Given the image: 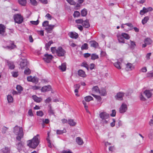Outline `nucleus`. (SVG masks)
<instances>
[{"instance_id":"obj_1","label":"nucleus","mask_w":153,"mask_h":153,"mask_svg":"<svg viewBox=\"0 0 153 153\" xmlns=\"http://www.w3.org/2000/svg\"><path fill=\"white\" fill-rule=\"evenodd\" d=\"M40 139L39 135L37 134L32 139L28 141L27 145L31 148L35 149L40 143Z\"/></svg>"},{"instance_id":"obj_2","label":"nucleus","mask_w":153,"mask_h":153,"mask_svg":"<svg viewBox=\"0 0 153 153\" xmlns=\"http://www.w3.org/2000/svg\"><path fill=\"white\" fill-rule=\"evenodd\" d=\"M13 18L15 22L18 24L22 23L23 21V17L20 14H17L14 15Z\"/></svg>"},{"instance_id":"obj_3","label":"nucleus","mask_w":153,"mask_h":153,"mask_svg":"<svg viewBox=\"0 0 153 153\" xmlns=\"http://www.w3.org/2000/svg\"><path fill=\"white\" fill-rule=\"evenodd\" d=\"M99 116L102 119L103 123H107L108 121L106 119H107L109 117V114L105 112H104L101 113Z\"/></svg>"},{"instance_id":"obj_4","label":"nucleus","mask_w":153,"mask_h":153,"mask_svg":"<svg viewBox=\"0 0 153 153\" xmlns=\"http://www.w3.org/2000/svg\"><path fill=\"white\" fill-rule=\"evenodd\" d=\"M14 133L16 135L19 134L21 135H23V130L22 127H20L17 126H16L14 128Z\"/></svg>"},{"instance_id":"obj_5","label":"nucleus","mask_w":153,"mask_h":153,"mask_svg":"<svg viewBox=\"0 0 153 153\" xmlns=\"http://www.w3.org/2000/svg\"><path fill=\"white\" fill-rule=\"evenodd\" d=\"M66 52L61 47H59L56 50V54L59 56H64Z\"/></svg>"},{"instance_id":"obj_6","label":"nucleus","mask_w":153,"mask_h":153,"mask_svg":"<svg viewBox=\"0 0 153 153\" xmlns=\"http://www.w3.org/2000/svg\"><path fill=\"white\" fill-rule=\"evenodd\" d=\"M53 58V56L51 54H45L43 59L44 61L47 63H49Z\"/></svg>"},{"instance_id":"obj_7","label":"nucleus","mask_w":153,"mask_h":153,"mask_svg":"<svg viewBox=\"0 0 153 153\" xmlns=\"http://www.w3.org/2000/svg\"><path fill=\"white\" fill-rule=\"evenodd\" d=\"M127 110V106L124 103H123L119 108V112L121 113H123Z\"/></svg>"},{"instance_id":"obj_8","label":"nucleus","mask_w":153,"mask_h":153,"mask_svg":"<svg viewBox=\"0 0 153 153\" xmlns=\"http://www.w3.org/2000/svg\"><path fill=\"white\" fill-rule=\"evenodd\" d=\"M6 27L2 24H0V34L2 36H5L6 35Z\"/></svg>"},{"instance_id":"obj_9","label":"nucleus","mask_w":153,"mask_h":153,"mask_svg":"<svg viewBox=\"0 0 153 153\" xmlns=\"http://www.w3.org/2000/svg\"><path fill=\"white\" fill-rule=\"evenodd\" d=\"M24 145V143L22 141H21L16 144V148L19 152H20L23 148Z\"/></svg>"},{"instance_id":"obj_10","label":"nucleus","mask_w":153,"mask_h":153,"mask_svg":"<svg viewBox=\"0 0 153 153\" xmlns=\"http://www.w3.org/2000/svg\"><path fill=\"white\" fill-rule=\"evenodd\" d=\"M54 27V25H49L47 27H46L45 30L48 33H52V30Z\"/></svg>"},{"instance_id":"obj_11","label":"nucleus","mask_w":153,"mask_h":153,"mask_svg":"<svg viewBox=\"0 0 153 153\" xmlns=\"http://www.w3.org/2000/svg\"><path fill=\"white\" fill-rule=\"evenodd\" d=\"M68 34L71 38L73 39H76L78 36V34L75 32H70L68 33Z\"/></svg>"},{"instance_id":"obj_12","label":"nucleus","mask_w":153,"mask_h":153,"mask_svg":"<svg viewBox=\"0 0 153 153\" xmlns=\"http://www.w3.org/2000/svg\"><path fill=\"white\" fill-rule=\"evenodd\" d=\"M1 151L2 153H10V149L7 146H5L1 149Z\"/></svg>"},{"instance_id":"obj_13","label":"nucleus","mask_w":153,"mask_h":153,"mask_svg":"<svg viewBox=\"0 0 153 153\" xmlns=\"http://www.w3.org/2000/svg\"><path fill=\"white\" fill-rule=\"evenodd\" d=\"M51 89V86L48 85V86H44L41 89V91L42 92H45L50 91Z\"/></svg>"},{"instance_id":"obj_14","label":"nucleus","mask_w":153,"mask_h":153,"mask_svg":"<svg viewBox=\"0 0 153 153\" xmlns=\"http://www.w3.org/2000/svg\"><path fill=\"white\" fill-rule=\"evenodd\" d=\"M124 94L122 92H120L117 94L115 96L116 98L119 100H123V97L124 96Z\"/></svg>"},{"instance_id":"obj_15","label":"nucleus","mask_w":153,"mask_h":153,"mask_svg":"<svg viewBox=\"0 0 153 153\" xmlns=\"http://www.w3.org/2000/svg\"><path fill=\"white\" fill-rule=\"evenodd\" d=\"M78 74L79 76L82 77H85L86 76L85 72L82 70L80 69L78 71Z\"/></svg>"},{"instance_id":"obj_16","label":"nucleus","mask_w":153,"mask_h":153,"mask_svg":"<svg viewBox=\"0 0 153 153\" xmlns=\"http://www.w3.org/2000/svg\"><path fill=\"white\" fill-rule=\"evenodd\" d=\"M134 68L132 64L130 63H128L126 65V69L128 71H131Z\"/></svg>"},{"instance_id":"obj_17","label":"nucleus","mask_w":153,"mask_h":153,"mask_svg":"<svg viewBox=\"0 0 153 153\" xmlns=\"http://www.w3.org/2000/svg\"><path fill=\"white\" fill-rule=\"evenodd\" d=\"M83 27L85 28H88L90 26V25L89 22V21L88 19L83 21L82 24Z\"/></svg>"},{"instance_id":"obj_18","label":"nucleus","mask_w":153,"mask_h":153,"mask_svg":"<svg viewBox=\"0 0 153 153\" xmlns=\"http://www.w3.org/2000/svg\"><path fill=\"white\" fill-rule=\"evenodd\" d=\"M92 91L93 92L99 93V94L101 93V92L97 86H94L92 88Z\"/></svg>"},{"instance_id":"obj_19","label":"nucleus","mask_w":153,"mask_h":153,"mask_svg":"<svg viewBox=\"0 0 153 153\" xmlns=\"http://www.w3.org/2000/svg\"><path fill=\"white\" fill-rule=\"evenodd\" d=\"M76 141L77 143L79 145H82L83 143L84 142L82 139L79 137H77L76 139Z\"/></svg>"},{"instance_id":"obj_20","label":"nucleus","mask_w":153,"mask_h":153,"mask_svg":"<svg viewBox=\"0 0 153 153\" xmlns=\"http://www.w3.org/2000/svg\"><path fill=\"white\" fill-rule=\"evenodd\" d=\"M59 68L62 71H65L66 68V63H62L61 65L59 66Z\"/></svg>"},{"instance_id":"obj_21","label":"nucleus","mask_w":153,"mask_h":153,"mask_svg":"<svg viewBox=\"0 0 153 153\" xmlns=\"http://www.w3.org/2000/svg\"><path fill=\"white\" fill-rule=\"evenodd\" d=\"M145 96L148 98H150L152 96V93L149 90H146L144 92Z\"/></svg>"},{"instance_id":"obj_22","label":"nucleus","mask_w":153,"mask_h":153,"mask_svg":"<svg viewBox=\"0 0 153 153\" xmlns=\"http://www.w3.org/2000/svg\"><path fill=\"white\" fill-rule=\"evenodd\" d=\"M33 99L34 100V101L37 102H41L42 100V98L40 97H38L36 95H33L32 96Z\"/></svg>"},{"instance_id":"obj_23","label":"nucleus","mask_w":153,"mask_h":153,"mask_svg":"<svg viewBox=\"0 0 153 153\" xmlns=\"http://www.w3.org/2000/svg\"><path fill=\"white\" fill-rule=\"evenodd\" d=\"M118 40L119 42L120 43H125V40L123 37L121 36V35H117Z\"/></svg>"},{"instance_id":"obj_24","label":"nucleus","mask_w":153,"mask_h":153,"mask_svg":"<svg viewBox=\"0 0 153 153\" xmlns=\"http://www.w3.org/2000/svg\"><path fill=\"white\" fill-rule=\"evenodd\" d=\"M10 44H11L10 46H6V48L9 49H12L16 47V45L14 44V43L13 42L10 41Z\"/></svg>"},{"instance_id":"obj_25","label":"nucleus","mask_w":153,"mask_h":153,"mask_svg":"<svg viewBox=\"0 0 153 153\" xmlns=\"http://www.w3.org/2000/svg\"><path fill=\"white\" fill-rule=\"evenodd\" d=\"M68 123L70 126H75L76 124V122L73 120L71 119L68 120Z\"/></svg>"},{"instance_id":"obj_26","label":"nucleus","mask_w":153,"mask_h":153,"mask_svg":"<svg viewBox=\"0 0 153 153\" xmlns=\"http://www.w3.org/2000/svg\"><path fill=\"white\" fill-rule=\"evenodd\" d=\"M152 42V40L149 38H147L144 41V42L147 44V45L151 44Z\"/></svg>"},{"instance_id":"obj_27","label":"nucleus","mask_w":153,"mask_h":153,"mask_svg":"<svg viewBox=\"0 0 153 153\" xmlns=\"http://www.w3.org/2000/svg\"><path fill=\"white\" fill-rule=\"evenodd\" d=\"M114 65L118 69H120L121 67L120 66L121 63L120 62L117 61L114 64Z\"/></svg>"},{"instance_id":"obj_28","label":"nucleus","mask_w":153,"mask_h":153,"mask_svg":"<svg viewBox=\"0 0 153 153\" xmlns=\"http://www.w3.org/2000/svg\"><path fill=\"white\" fill-rule=\"evenodd\" d=\"M53 43L52 40L49 41L48 43H46L45 46V49L46 50L49 49L51 45Z\"/></svg>"},{"instance_id":"obj_29","label":"nucleus","mask_w":153,"mask_h":153,"mask_svg":"<svg viewBox=\"0 0 153 153\" xmlns=\"http://www.w3.org/2000/svg\"><path fill=\"white\" fill-rule=\"evenodd\" d=\"M9 68L10 69H13L15 68V65L13 62H7Z\"/></svg>"},{"instance_id":"obj_30","label":"nucleus","mask_w":153,"mask_h":153,"mask_svg":"<svg viewBox=\"0 0 153 153\" xmlns=\"http://www.w3.org/2000/svg\"><path fill=\"white\" fill-rule=\"evenodd\" d=\"M18 2L20 5L23 6H25L27 3L26 0H18Z\"/></svg>"},{"instance_id":"obj_31","label":"nucleus","mask_w":153,"mask_h":153,"mask_svg":"<svg viewBox=\"0 0 153 153\" xmlns=\"http://www.w3.org/2000/svg\"><path fill=\"white\" fill-rule=\"evenodd\" d=\"M98 46V44L96 41L92 42L91 43V46L96 48Z\"/></svg>"},{"instance_id":"obj_32","label":"nucleus","mask_w":153,"mask_h":153,"mask_svg":"<svg viewBox=\"0 0 153 153\" xmlns=\"http://www.w3.org/2000/svg\"><path fill=\"white\" fill-rule=\"evenodd\" d=\"M149 19V16H146L142 20V23L143 25L146 24Z\"/></svg>"},{"instance_id":"obj_33","label":"nucleus","mask_w":153,"mask_h":153,"mask_svg":"<svg viewBox=\"0 0 153 153\" xmlns=\"http://www.w3.org/2000/svg\"><path fill=\"white\" fill-rule=\"evenodd\" d=\"M85 101L87 102H89L91 100H93V98L90 96H87L84 98Z\"/></svg>"},{"instance_id":"obj_34","label":"nucleus","mask_w":153,"mask_h":153,"mask_svg":"<svg viewBox=\"0 0 153 153\" xmlns=\"http://www.w3.org/2000/svg\"><path fill=\"white\" fill-rule=\"evenodd\" d=\"M121 36L123 37L126 39H129L130 38L129 35L125 33H122L121 34Z\"/></svg>"},{"instance_id":"obj_35","label":"nucleus","mask_w":153,"mask_h":153,"mask_svg":"<svg viewBox=\"0 0 153 153\" xmlns=\"http://www.w3.org/2000/svg\"><path fill=\"white\" fill-rule=\"evenodd\" d=\"M99 58V56L98 55L96 54L95 53L92 54L91 55V59L92 60H95L96 59H98Z\"/></svg>"},{"instance_id":"obj_36","label":"nucleus","mask_w":153,"mask_h":153,"mask_svg":"<svg viewBox=\"0 0 153 153\" xmlns=\"http://www.w3.org/2000/svg\"><path fill=\"white\" fill-rule=\"evenodd\" d=\"M66 131V130L65 129H64L63 130H57L56 131V134H60L65 133Z\"/></svg>"},{"instance_id":"obj_37","label":"nucleus","mask_w":153,"mask_h":153,"mask_svg":"<svg viewBox=\"0 0 153 153\" xmlns=\"http://www.w3.org/2000/svg\"><path fill=\"white\" fill-rule=\"evenodd\" d=\"M88 44L87 43H85L82 46L81 49L82 50H87L88 49Z\"/></svg>"},{"instance_id":"obj_38","label":"nucleus","mask_w":153,"mask_h":153,"mask_svg":"<svg viewBox=\"0 0 153 153\" xmlns=\"http://www.w3.org/2000/svg\"><path fill=\"white\" fill-rule=\"evenodd\" d=\"M7 100L8 102H12L13 101V98L11 95H9L7 96Z\"/></svg>"},{"instance_id":"obj_39","label":"nucleus","mask_w":153,"mask_h":153,"mask_svg":"<svg viewBox=\"0 0 153 153\" xmlns=\"http://www.w3.org/2000/svg\"><path fill=\"white\" fill-rule=\"evenodd\" d=\"M143 9L145 10V13H147L149 11H152L153 10V8L151 7H149L147 8H146L145 7H143Z\"/></svg>"},{"instance_id":"obj_40","label":"nucleus","mask_w":153,"mask_h":153,"mask_svg":"<svg viewBox=\"0 0 153 153\" xmlns=\"http://www.w3.org/2000/svg\"><path fill=\"white\" fill-rule=\"evenodd\" d=\"M87 13V10L85 9H83L81 12V15L83 16H85Z\"/></svg>"},{"instance_id":"obj_41","label":"nucleus","mask_w":153,"mask_h":153,"mask_svg":"<svg viewBox=\"0 0 153 153\" xmlns=\"http://www.w3.org/2000/svg\"><path fill=\"white\" fill-rule=\"evenodd\" d=\"M16 89L20 93L23 90V88L20 85H18L16 87Z\"/></svg>"},{"instance_id":"obj_42","label":"nucleus","mask_w":153,"mask_h":153,"mask_svg":"<svg viewBox=\"0 0 153 153\" xmlns=\"http://www.w3.org/2000/svg\"><path fill=\"white\" fill-rule=\"evenodd\" d=\"M66 1L70 5H74L76 3L74 0H66Z\"/></svg>"},{"instance_id":"obj_43","label":"nucleus","mask_w":153,"mask_h":153,"mask_svg":"<svg viewBox=\"0 0 153 153\" xmlns=\"http://www.w3.org/2000/svg\"><path fill=\"white\" fill-rule=\"evenodd\" d=\"M24 72L25 74L28 75L30 74L31 71L29 68H27L25 70Z\"/></svg>"},{"instance_id":"obj_44","label":"nucleus","mask_w":153,"mask_h":153,"mask_svg":"<svg viewBox=\"0 0 153 153\" xmlns=\"http://www.w3.org/2000/svg\"><path fill=\"white\" fill-rule=\"evenodd\" d=\"M20 67L21 68L23 69L27 65L26 63L25 62H21L20 64Z\"/></svg>"},{"instance_id":"obj_45","label":"nucleus","mask_w":153,"mask_h":153,"mask_svg":"<svg viewBox=\"0 0 153 153\" xmlns=\"http://www.w3.org/2000/svg\"><path fill=\"white\" fill-rule=\"evenodd\" d=\"M49 109L48 110L49 113L51 114H54L51 105V104L49 105Z\"/></svg>"},{"instance_id":"obj_46","label":"nucleus","mask_w":153,"mask_h":153,"mask_svg":"<svg viewBox=\"0 0 153 153\" xmlns=\"http://www.w3.org/2000/svg\"><path fill=\"white\" fill-rule=\"evenodd\" d=\"M80 13L78 11H74L73 14V16L74 17H78L80 16Z\"/></svg>"},{"instance_id":"obj_47","label":"nucleus","mask_w":153,"mask_h":153,"mask_svg":"<svg viewBox=\"0 0 153 153\" xmlns=\"http://www.w3.org/2000/svg\"><path fill=\"white\" fill-rule=\"evenodd\" d=\"M91 95L94 98H96L98 101H100L101 100V98L100 96L97 95L93 94H91Z\"/></svg>"},{"instance_id":"obj_48","label":"nucleus","mask_w":153,"mask_h":153,"mask_svg":"<svg viewBox=\"0 0 153 153\" xmlns=\"http://www.w3.org/2000/svg\"><path fill=\"white\" fill-rule=\"evenodd\" d=\"M36 114L38 116L42 117L44 115V114L42 111H37Z\"/></svg>"},{"instance_id":"obj_49","label":"nucleus","mask_w":153,"mask_h":153,"mask_svg":"<svg viewBox=\"0 0 153 153\" xmlns=\"http://www.w3.org/2000/svg\"><path fill=\"white\" fill-rule=\"evenodd\" d=\"M131 47L132 48H134L136 46L135 42L132 41H130Z\"/></svg>"},{"instance_id":"obj_50","label":"nucleus","mask_w":153,"mask_h":153,"mask_svg":"<svg viewBox=\"0 0 153 153\" xmlns=\"http://www.w3.org/2000/svg\"><path fill=\"white\" fill-rule=\"evenodd\" d=\"M17 135L18 136L16 137V140L19 141H20L21 140L23 136L24 133H23V135L22 136L19 135V134Z\"/></svg>"},{"instance_id":"obj_51","label":"nucleus","mask_w":153,"mask_h":153,"mask_svg":"<svg viewBox=\"0 0 153 153\" xmlns=\"http://www.w3.org/2000/svg\"><path fill=\"white\" fill-rule=\"evenodd\" d=\"M61 153H73L72 152L70 149L63 150L61 152Z\"/></svg>"},{"instance_id":"obj_52","label":"nucleus","mask_w":153,"mask_h":153,"mask_svg":"<svg viewBox=\"0 0 153 153\" xmlns=\"http://www.w3.org/2000/svg\"><path fill=\"white\" fill-rule=\"evenodd\" d=\"M49 22L47 21H46L44 22L42 24V26L43 27H47L49 25Z\"/></svg>"},{"instance_id":"obj_53","label":"nucleus","mask_w":153,"mask_h":153,"mask_svg":"<svg viewBox=\"0 0 153 153\" xmlns=\"http://www.w3.org/2000/svg\"><path fill=\"white\" fill-rule=\"evenodd\" d=\"M31 4L34 6H36L37 5V2L36 0H30Z\"/></svg>"},{"instance_id":"obj_54","label":"nucleus","mask_w":153,"mask_h":153,"mask_svg":"<svg viewBox=\"0 0 153 153\" xmlns=\"http://www.w3.org/2000/svg\"><path fill=\"white\" fill-rule=\"evenodd\" d=\"M32 82H38L37 78L35 76L32 77Z\"/></svg>"},{"instance_id":"obj_55","label":"nucleus","mask_w":153,"mask_h":153,"mask_svg":"<svg viewBox=\"0 0 153 153\" xmlns=\"http://www.w3.org/2000/svg\"><path fill=\"white\" fill-rule=\"evenodd\" d=\"M48 141V146L49 147H50V148H52V146L51 142V140L49 139L48 138H47L46 139Z\"/></svg>"},{"instance_id":"obj_56","label":"nucleus","mask_w":153,"mask_h":153,"mask_svg":"<svg viewBox=\"0 0 153 153\" xmlns=\"http://www.w3.org/2000/svg\"><path fill=\"white\" fill-rule=\"evenodd\" d=\"M56 50L55 47H52L51 48V51L53 53H54L56 52Z\"/></svg>"},{"instance_id":"obj_57","label":"nucleus","mask_w":153,"mask_h":153,"mask_svg":"<svg viewBox=\"0 0 153 153\" xmlns=\"http://www.w3.org/2000/svg\"><path fill=\"white\" fill-rule=\"evenodd\" d=\"M13 76L14 77H16L18 76V72H12Z\"/></svg>"},{"instance_id":"obj_58","label":"nucleus","mask_w":153,"mask_h":153,"mask_svg":"<svg viewBox=\"0 0 153 153\" xmlns=\"http://www.w3.org/2000/svg\"><path fill=\"white\" fill-rule=\"evenodd\" d=\"M83 21L82 19H78L76 20V22L77 24H82L83 22Z\"/></svg>"},{"instance_id":"obj_59","label":"nucleus","mask_w":153,"mask_h":153,"mask_svg":"<svg viewBox=\"0 0 153 153\" xmlns=\"http://www.w3.org/2000/svg\"><path fill=\"white\" fill-rule=\"evenodd\" d=\"M81 66H83L85 68H86L88 70V66L87 64L85 62H83L82 65Z\"/></svg>"},{"instance_id":"obj_60","label":"nucleus","mask_w":153,"mask_h":153,"mask_svg":"<svg viewBox=\"0 0 153 153\" xmlns=\"http://www.w3.org/2000/svg\"><path fill=\"white\" fill-rule=\"evenodd\" d=\"M8 129V128L5 127L4 126L2 129V132L3 133H5L6 132V131H7Z\"/></svg>"},{"instance_id":"obj_61","label":"nucleus","mask_w":153,"mask_h":153,"mask_svg":"<svg viewBox=\"0 0 153 153\" xmlns=\"http://www.w3.org/2000/svg\"><path fill=\"white\" fill-rule=\"evenodd\" d=\"M116 111L115 110H113L112 111V113L110 115L112 117H115L116 115Z\"/></svg>"},{"instance_id":"obj_62","label":"nucleus","mask_w":153,"mask_h":153,"mask_svg":"<svg viewBox=\"0 0 153 153\" xmlns=\"http://www.w3.org/2000/svg\"><path fill=\"white\" fill-rule=\"evenodd\" d=\"M30 22L32 24L35 25H37L39 24V21L38 20L36 21H31Z\"/></svg>"},{"instance_id":"obj_63","label":"nucleus","mask_w":153,"mask_h":153,"mask_svg":"<svg viewBox=\"0 0 153 153\" xmlns=\"http://www.w3.org/2000/svg\"><path fill=\"white\" fill-rule=\"evenodd\" d=\"M100 91L101 92V93L100 94H101L102 95L105 96L106 95V91L105 89H102Z\"/></svg>"},{"instance_id":"obj_64","label":"nucleus","mask_w":153,"mask_h":153,"mask_svg":"<svg viewBox=\"0 0 153 153\" xmlns=\"http://www.w3.org/2000/svg\"><path fill=\"white\" fill-rule=\"evenodd\" d=\"M28 114L30 116L32 117L33 116V114L32 112V110L31 109H30L29 110Z\"/></svg>"}]
</instances>
